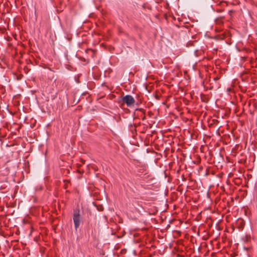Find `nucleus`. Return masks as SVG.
<instances>
[{
	"instance_id": "obj_1",
	"label": "nucleus",
	"mask_w": 257,
	"mask_h": 257,
	"mask_svg": "<svg viewBox=\"0 0 257 257\" xmlns=\"http://www.w3.org/2000/svg\"><path fill=\"white\" fill-rule=\"evenodd\" d=\"M122 101L126 104L127 106L131 107L134 105L135 100L134 98L130 95H126L122 98Z\"/></svg>"
},
{
	"instance_id": "obj_2",
	"label": "nucleus",
	"mask_w": 257,
	"mask_h": 257,
	"mask_svg": "<svg viewBox=\"0 0 257 257\" xmlns=\"http://www.w3.org/2000/svg\"><path fill=\"white\" fill-rule=\"evenodd\" d=\"M80 219L81 217L79 214V211L77 210L75 211L73 214V219L76 230H77L79 226L80 223Z\"/></svg>"
}]
</instances>
